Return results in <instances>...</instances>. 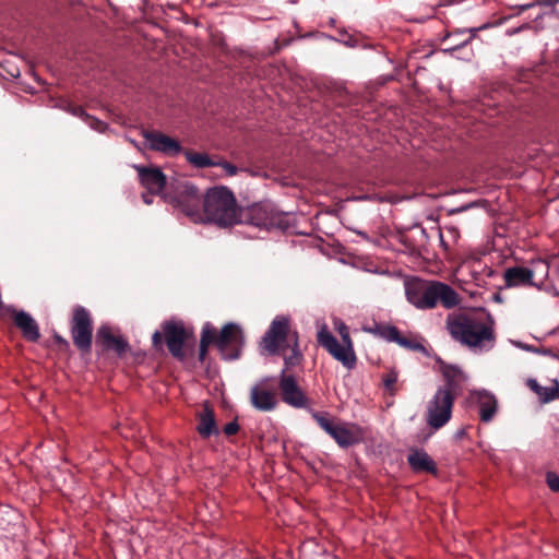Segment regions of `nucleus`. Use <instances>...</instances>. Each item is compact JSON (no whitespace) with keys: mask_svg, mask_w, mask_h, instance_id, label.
<instances>
[{"mask_svg":"<svg viewBox=\"0 0 559 559\" xmlns=\"http://www.w3.org/2000/svg\"><path fill=\"white\" fill-rule=\"evenodd\" d=\"M278 386L281 389L282 399L286 404L296 408L307 406V397L298 386L294 376L287 374L285 370H282Z\"/></svg>","mask_w":559,"mask_h":559,"instance_id":"ddd939ff","label":"nucleus"},{"mask_svg":"<svg viewBox=\"0 0 559 559\" xmlns=\"http://www.w3.org/2000/svg\"><path fill=\"white\" fill-rule=\"evenodd\" d=\"M442 373L447 383L438 388L426 408V421L436 430L451 419L455 393L460 389V382L465 379L463 372L454 366H444Z\"/></svg>","mask_w":559,"mask_h":559,"instance_id":"f03ea898","label":"nucleus"},{"mask_svg":"<svg viewBox=\"0 0 559 559\" xmlns=\"http://www.w3.org/2000/svg\"><path fill=\"white\" fill-rule=\"evenodd\" d=\"M480 28H468V29H457L455 31L454 33H452L451 35H449V37H457V36H461V35H464L466 33H469V36L465 39H462V40H459L457 43H454L453 46L444 49V51H455L456 49L465 46L466 44H468L475 36L476 32H478Z\"/></svg>","mask_w":559,"mask_h":559,"instance_id":"a878e982","label":"nucleus"},{"mask_svg":"<svg viewBox=\"0 0 559 559\" xmlns=\"http://www.w3.org/2000/svg\"><path fill=\"white\" fill-rule=\"evenodd\" d=\"M130 143L136 146L135 142L133 140H130Z\"/></svg>","mask_w":559,"mask_h":559,"instance_id":"ea45409f","label":"nucleus"},{"mask_svg":"<svg viewBox=\"0 0 559 559\" xmlns=\"http://www.w3.org/2000/svg\"><path fill=\"white\" fill-rule=\"evenodd\" d=\"M72 114L75 116H85L83 109L80 107L73 108Z\"/></svg>","mask_w":559,"mask_h":559,"instance_id":"e433bc0d","label":"nucleus"},{"mask_svg":"<svg viewBox=\"0 0 559 559\" xmlns=\"http://www.w3.org/2000/svg\"><path fill=\"white\" fill-rule=\"evenodd\" d=\"M251 223L258 227L270 229L280 222L277 213L270 204L254 205L250 210Z\"/></svg>","mask_w":559,"mask_h":559,"instance_id":"a211bd4d","label":"nucleus"},{"mask_svg":"<svg viewBox=\"0 0 559 559\" xmlns=\"http://www.w3.org/2000/svg\"><path fill=\"white\" fill-rule=\"evenodd\" d=\"M8 311L13 316L15 325L22 331L26 340L36 342L39 338V328L31 314L23 310L17 311L13 308H9Z\"/></svg>","mask_w":559,"mask_h":559,"instance_id":"f3484780","label":"nucleus"},{"mask_svg":"<svg viewBox=\"0 0 559 559\" xmlns=\"http://www.w3.org/2000/svg\"><path fill=\"white\" fill-rule=\"evenodd\" d=\"M138 171L142 186L148 191L150 194H158L166 186V176L156 167H144L133 165Z\"/></svg>","mask_w":559,"mask_h":559,"instance_id":"2eb2a0df","label":"nucleus"},{"mask_svg":"<svg viewBox=\"0 0 559 559\" xmlns=\"http://www.w3.org/2000/svg\"><path fill=\"white\" fill-rule=\"evenodd\" d=\"M215 338V329L211 325V323H205L202 329V336L200 341V350H199V358L200 360H204L207 347L211 343L214 342Z\"/></svg>","mask_w":559,"mask_h":559,"instance_id":"393cba45","label":"nucleus"},{"mask_svg":"<svg viewBox=\"0 0 559 559\" xmlns=\"http://www.w3.org/2000/svg\"><path fill=\"white\" fill-rule=\"evenodd\" d=\"M142 199H143L144 203H146V204L152 203V199L150 198V195L147 193H143Z\"/></svg>","mask_w":559,"mask_h":559,"instance_id":"4c0bfd02","label":"nucleus"},{"mask_svg":"<svg viewBox=\"0 0 559 559\" xmlns=\"http://www.w3.org/2000/svg\"><path fill=\"white\" fill-rule=\"evenodd\" d=\"M218 162L219 167L226 173L227 176H235L238 171L237 167L228 162Z\"/></svg>","mask_w":559,"mask_h":559,"instance_id":"7c9ffc66","label":"nucleus"},{"mask_svg":"<svg viewBox=\"0 0 559 559\" xmlns=\"http://www.w3.org/2000/svg\"><path fill=\"white\" fill-rule=\"evenodd\" d=\"M471 401L476 404L481 421L489 423L492 420L498 409V402L492 393L486 390L472 392Z\"/></svg>","mask_w":559,"mask_h":559,"instance_id":"dca6fc26","label":"nucleus"},{"mask_svg":"<svg viewBox=\"0 0 559 559\" xmlns=\"http://www.w3.org/2000/svg\"><path fill=\"white\" fill-rule=\"evenodd\" d=\"M384 336L392 342L400 341V332L395 326H388L384 329Z\"/></svg>","mask_w":559,"mask_h":559,"instance_id":"c756f323","label":"nucleus"},{"mask_svg":"<svg viewBox=\"0 0 559 559\" xmlns=\"http://www.w3.org/2000/svg\"><path fill=\"white\" fill-rule=\"evenodd\" d=\"M261 345L269 354L274 355L283 352L285 372L300 364L302 354L299 349L298 333L293 331L289 325V319L284 316L276 317L266 333Z\"/></svg>","mask_w":559,"mask_h":559,"instance_id":"20e7f679","label":"nucleus"},{"mask_svg":"<svg viewBox=\"0 0 559 559\" xmlns=\"http://www.w3.org/2000/svg\"><path fill=\"white\" fill-rule=\"evenodd\" d=\"M408 464L415 472L437 473L435 461L424 450H415L407 456Z\"/></svg>","mask_w":559,"mask_h":559,"instance_id":"6ab92c4d","label":"nucleus"},{"mask_svg":"<svg viewBox=\"0 0 559 559\" xmlns=\"http://www.w3.org/2000/svg\"><path fill=\"white\" fill-rule=\"evenodd\" d=\"M198 431L203 438H209L218 432L213 412L205 406L203 413L200 415Z\"/></svg>","mask_w":559,"mask_h":559,"instance_id":"4be33fe9","label":"nucleus"},{"mask_svg":"<svg viewBox=\"0 0 559 559\" xmlns=\"http://www.w3.org/2000/svg\"><path fill=\"white\" fill-rule=\"evenodd\" d=\"M176 206L179 207L193 222L202 221L201 195L192 183L185 181L179 183L174 197Z\"/></svg>","mask_w":559,"mask_h":559,"instance_id":"6e6552de","label":"nucleus"},{"mask_svg":"<svg viewBox=\"0 0 559 559\" xmlns=\"http://www.w3.org/2000/svg\"><path fill=\"white\" fill-rule=\"evenodd\" d=\"M97 337L102 340L103 344L107 348L114 349L119 355L127 350L128 344L123 341V338L112 335L109 328L107 326H102L98 330Z\"/></svg>","mask_w":559,"mask_h":559,"instance_id":"412c9836","label":"nucleus"},{"mask_svg":"<svg viewBox=\"0 0 559 559\" xmlns=\"http://www.w3.org/2000/svg\"><path fill=\"white\" fill-rule=\"evenodd\" d=\"M559 3V0H537L536 4L539 7H551L554 8L556 4Z\"/></svg>","mask_w":559,"mask_h":559,"instance_id":"72a5a7b5","label":"nucleus"},{"mask_svg":"<svg viewBox=\"0 0 559 559\" xmlns=\"http://www.w3.org/2000/svg\"><path fill=\"white\" fill-rule=\"evenodd\" d=\"M334 329L337 331V333L340 334V336L344 343L352 342L350 336H349L348 326L342 320H340V319L334 320Z\"/></svg>","mask_w":559,"mask_h":559,"instance_id":"bb28decb","label":"nucleus"},{"mask_svg":"<svg viewBox=\"0 0 559 559\" xmlns=\"http://www.w3.org/2000/svg\"><path fill=\"white\" fill-rule=\"evenodd\" d=\"M238 429H239V425L236 421H231V423H228L224 427V432L227 436H231V435H235L238 431Z\"/></svg>","mask_w":559,"mask_h":559,"instance_id":"473e14b6","label":"nucleus"},{"mask_svg":"<svg viewBox=\"0 0 559 559\" xmlns=\"http://www.w3.org/2000/svg\"><path fill=\"white\" fill-rule=\"evenodd\" d=\"M183 155L189 164L194 168L215 167L218 165L217 160H214L209 154L193 152L191 150H183Z\"/></svg>","mask_w":559,"mask_h":559,"instance_id":"5701e85b","label":"nucleus"},{"mask_svg":"<svg viewBox=\"0 0 559 559\" xmlns=\"http://www.w3.org/2000/svg\"><path fill=\"white\" fill-rule=\"evenodd\" d=\"M405 295L409 304L420 310L432 309L438 301L445 309L460 305L459 294L448 284L438 281L413 278L405 283Z\"/></svg>","mask_w":559,"mask_h":559,"instance_id":"7ed1b4c3","label":"nucleus"},{"mask_svg":"<svg viewBox=\"0 0 559 559\" xmlns=\"http://www.w3.org/2000/svg\"><path fill=\"white\" fill-rule=\"evenodd\" d=\"M469 206H471V205L463 206V207L459 209V210H457V212H462V211L466 210V209H467V207H469Z\"/></svg>","mask_w":559,"mask_h":559,"instance_id":"58836bf2","label":"nucleus"},{"mask_svg":"<svg viewBox=\"0 0 559 559\" xmlns=\"http://www.w3.org/2000/svg\"><path fill=\"white\" fill-rule=\"evenodd\" d=\"M495 322L489 314H457L449 317L447 328L451 336L473 349L488 350L493 347Z\"/></svg>","mask_w":559,"mask_h":559,"instance_id":"f257e3e1","label":"nucleus"},{"mask_svg":"<svg viewBox=\"0 0 559 559\" xmlns=\"http://www.w3.org/2000/svg\"><path fill=\"white\" fill-rule=\"evenodd\" d=\"M547 485L552 491H559V476L555 473H547Z\"/></svg>","mask_w":559,"mask_h":559,"instance_id":"cd10ccee","label":"nucleus"},{"mask_svg":"<svg viewBox=\"0 0 559 559\" xmlns=\"http://www.w3.org/2000/svg\"><path fill=\"white\" fill-rule=\"evenodd\" d=\"M143 136L152 151L162 153L166 156H176L183 152L179 141L163 132L143 131Z\"/></svg>","mask_w":559,"mask_h":559,"instance_id":"f8f14e48","label":"nucleus"},{"mask_svg":"<svg viewBox=\"0 0 559 559\" xmlns=\"http://www.w3.org/2000/svg\"><path fill=\"white\" fill-rule=\"evenodd\" d=\"M311 416L320 428L331 436L342 448H348L357 443L360 439L356 429L345 424H335L328 413L311 411Z\"/></svg>","mask_w":559,"mask_h":559,"instance_id":"0eeeda50","label":"nucleus"},{"mask_svg":"<svg viewBox=\"0 0 559 559\" xmlns=\"http://www.w3.org/2000/svg\"><path fill=\"white\" fill-rule=\"evenodd\" d=\"M396 381H397L396 373L395 372H391V373L386 374V377L383 380L384 386L386 389L391 390Z\"/></svg>","mask_w":559,"mask_h":559,"instance_id":"2f4dec72","label":"nucleus"},{"mask_svg":"<svg viewBox=\"0 0 559 559\" xmlns=\"http://www.w3.org/2000/svg\"><path fill=\"white\" fill-rule=\"evenodd\" d=\"M214 342L226 359H236L239 356V346L242 343L241 329L235 323L223 326Z\"/></svg>","mask_w":559,"mask_h":559,"instance_id":"9b49d317","label":"nucleus"},{"mask_svg":"<svg viewBox=\"0 0 559 559\" xmlns=\"http://www.w3.org/2000/svg\"><path fill=\"white\" fill-rule=\"evenodd\" d=\"M92 331V319L88 311L82 306L75 307L71 332L74 345L82 352H88L91 349Z\"/></svg>","mask_w":559,"mask_h":559,"instance_id":"1a4fd4ad","label":"nucleus"},{"mask_svg":"<svg viewBox=\"0 0 559 559\" xmlns=\"http://www.w3.org/2000/svg\"><path fill=\"white\" fill-rule=\"evenodd\" d=\"M534 272L527 267L514 266L506 270L504 280L508 286H521L532 284Z\"/></svg>","mask_w":559,"mask_h":559,"instance_id":"aec40b11","label":"nucleus"},{"mask_svg":"<svg viewBox=\"0 0 559 559\" xmlns=\"http://www.w3.org/2000/svg\"><path fill=\"white\" fill-rule=\"evenodd\" d=\"M153 344L156 347L160 346V344H162V335H160V333L158 331H156L153 334Z\"/></svg>","mask_w":559,"mask_h":559,"instance_id":"f704fd0d","label":"nucleus"},{"mask_svg":"<svg viewBox=\"0 0 559 559\" xmlns=\"http://www.w3.org/2000/svg\"><path fill=\"white\" fill-rule=\"evenodd\" d=\"M318 343L328 350V353L347 369H352L356 365V356L353 342L340 343L336 337L323 324L318 331Z\"/></svg>","mask_w":559,"mask_h":559,"instance_id":"423d86ee","label":"nucleus"},{"mask_svg":"<svg viewBox=\"0 0 559 559\" xmlns=\"http://www.w3.org/2000/svg\"><path fill=\"white\" fill-rule=\"evenodd\" d=\"M530 386L538 395L539 400L544 403H548L555 399H559V388L557 382L556 386H542L535 380H531Z\"/></svg>","mask_w":559,"mask_h":559,"instance_id":"b1692460","label":"nucleus"},{"mask_svg":"<svg viewBox=\"0 0 559 559\" xmlns=\"http://www.w3.org/2000/svg\"><path fill=\"white\" fill-rule=\"evenodd\" d=\"M396 343H399L400 345L405 346V347H413L411 342L403 337H400V341H397Z\"/></svg>","mask_w":559,"mask_h":559,"instance_id":"c9c22d12","label":"nucleus"},{"mask_svg":"<svg viewBox=\"0 0 559 559\" xmlns=\"http://www.w3.org/2000/svg\"><path fill=\"white\" fill-rule=\"evenodd\" d=\"M164 334L168 350L173 356L182 358L183 357V344L189 337L188 330L185 329L182 323L168 322L164 325Z\"/></svg>","mask_w":559,"mask_h":559,"instance_id":"4468645a","label":"nucleus"},{"mask_svg":"<svg viewBox=\"0 0 559 559\" xmlns=\"http://www.w3.org/2000/svg\"><path fill=\"white\" fill-rule=\"evenodd\" d=\"M250 403L260 412H272L278 404L277 391L271 378L261 379L250 389Z\"/></svg>","mask_w":559,"mask_h":559,"instance_id":"9d476101","label":"nucleus"},{"mask_svg":"<svg viewBox=\"0 0 559 559\" xmlns=\"http://www.w3.org/2000/svg\"><path fill=\"white\" fill-rule=\"evenodd\" d=\"M203 219L221 227H228L241 222V210L234 193L226 187L209 189L203 197Z\"/></svg>","mask_w":559,"mask_h":559,"instance_id":"39448f33","label":"nucleus"},{"mask_svg":"<svg viewBox=\"0 0 559 559\" xmlns=\"http://www.w3.org/2000/svg\"><path fill=\"white\" fill-rule=\"evenodd\" d=\"M86 119L90 127L98 132H104L107 128L106 123L98 119L90 118L88 116H86Z\"/></svg>","mask_w":559,"mask_h":559,"instance_id":"c85d7f7f","label":"nucleus"}]
</instances>
